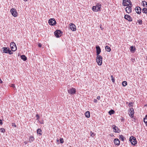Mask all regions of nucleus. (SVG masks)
<instances>
[{"instance_id": "1", "label": "nucleus", "mask_w": 147, "mask_h": 147, "mask_svg": "<svg viewBox=\"0 0 147 147\" xmlns=\"http://www.w3.org/2000/svg\"><path fill=\"white\" fill-rule=\"evenodd\" d=\"M96 60L98 64L101 65L102 64V58L101 55H97Z\"/></svg>"}, {"instance_id": "2", "label": "nucleus", "mask_w": 147, "mask_h": 147, "mask_svg": "<svg viewBox=\"0 0 147 147\" xmlns=\"http://www.w3.org/2000/svg\"><path fill=\"white\" fill-rule=\"evenodd\" d=\"M1 50L3 51V53H9L11 55L13 53L10 50L9 48L6 47H3L1 48Z\"/></svg>"}, {"instance_id": "3", "label": "nucleus", "mask_w": 147, "mask_h": 147, "mask_svg": "<svg viewBox=\"0 0 147 147\" xmlns=\"http://www.w3.org/2000/svg\"><path fill=\"white\" fill-rule=\"evenodd\" d=\"M55 36L57 38H59L62 35V32L59 30H56L54 32Z\"/></svg>"}, {"instance_id": "4", "label": "nucleus", "mask_w": 147, "mask_h": 147, "mask_svg": "<svg viewBox=\"0 0 147 147\" xmlns=\"http://www.w3.org/2000/svg\"><path fill=\"white\" fill-rule=\"evenodd\" d=\"M68 93L71 95H74L76 93V90L73 87L68 89Z\"/></svg>"}, {"instance_id": "5", "label": "nucleus", "mask_w": 147, "mask_h": 147, "mask_svg": "<svg viewBox=\"0 0 147 147\" xmlns=\"http://www.w3.org/2000/svg\"><path fill=\"white\" fill-rule=\"evenodd\" d=\"M129 141L131 142L132 144L134 145H135L137 143L136 139L133 136L130 137Z\"/></svg>"}, {"instance_id": "6", "label": "nucleus", "mask_w": 147, "mask_h": 147, "mask_svg": "<svg viewBox=\"0 0 147 147\" xmlns=\"http://www.w3.org/2000/svg\"><path fill=\"white\" fill-rule=\"evenodd\" d=\"M10 46L11 49L12 51H14L17 49V47L16 44L13 42H12L11 43Z\"/></svg>"}, {"instance_id": "7", "label": "nucleus", "mask_w": 147, "mask_h": 147, "mask_svg": "<svg viewBox=\"0 0 147 147\" xmlns=\"http://www.w3.org/2000/svg\"><path fill=\"white\" fill-rule=\"evenodd\" d=\"M49 24L51 25L54 26L56 24V22L54 18H51L49 20Z\"/></svg>"}, {"instance_id": "8", "label": "nucleus", "mask_w": 147, "mask_h": 147, "mask_svg": "<svg viewBox=\"0 0 147 147\" xmlns=\"http://www.w3.org/2000/svg\"><path fill=\"white\" fill-rule=\"evenodd\" d=\"M12 15L14 17H16L18 15V13L16 9L14 8H12L10 10Z\"/></svg>"}, {"instance_id": "9", "label": "nucleus", "mask_w": 147, "mask_h": 147, "mask_svg": "<svg viewBox=\"0 0 147 147\" xmlns=\"http://www.w3.org/2000/svg\"><path fill=\"white\" fill-rule=\"evenodd\" d=\"M96 53L97 55H98L101 52L100 48L98 45H97L96 46Z\"/></svg>"}, {"instance_id": "10", "label": "nucleus", "mask_w": 147, "mask_h": 147, "mask_svg": "<svg viewBox=\"0 0 147 147\" xmlns=\"http://www.w3.org/2000/svg\"><path fill=\"white\" fill-rule=\"evenodd\" d=\"M113 127L114 129V132L119 133L120 132V130L117 127L115 126V125H113Z\"/></svg>"}, {"instance_id": "11", "label": "nucleus", "mask_w": 147, "mask_h": 147, "mask_svg": "<svg viewBox=\"0 0 147 147\" xmlns=\"http://www.w3.org/2000/svg\"><path fill=\"white\" fill-rule=\"evenodd\" d=\"M70 27L71 29L74 31L76 30V26L73 23H70Z\"/></svg>"}, {"instance_id": "12", "label": "nucleus", "mask_w": 147, "mask_h": 147, "mask_svg": "<svg viewBox=\"0 0 147 147\" xmlns=\"http://www.w3.org/2000/svg\"><path fill=\"white\" fill-rule=\"evenodd\" d=\"M124 18L129 22H131L132 20V18L129 15H128L126 14L125 15Z\"/></svg>"}, {"instance_id": "13", "label": "nucleus", "mask_w": 147, "mask_h": 147, "mask_svg": "<svg viewBox=\"0 0 147 147\" xmlns=\"http://www.w3.org/2000/svg\"><path fill=\"white\" fill-rule=\"evenodd\" d=\"M135 10L136 13L138 14H140L141 13V9L140 7H136L135 8Z\"/></svg>"}, {"instance_id": "14", "label": "nucleus", "mask_w": 147, "mask_h": 147, "mask_svg": "<svg viewBox=\"0 0 147 147\" xmlns=\"http://www.w3.org/2000/svg\"><path fill=\"white\" fill-rule=\"evenodd\" d=\"M130 7V6H129L127 7H126L125 8V10L126 12L129 13H131V7Z\"/></svg>"}, {"instance_id": "15", "label": "nucleus", "mask_w": 147, "mask_h": 147, "mask_svg": "<svg viewBox=\"0 0 147 147\" xmlns=\"http://www.w3.org/2000/svg\"><path fill=\"white\" fill-rule=\"evenodd\" d=\"M130 113L129 114V115L131 117H132L133 116L134 114V109L132 108H131L130 109Z\"/></svg>"}, {"instance_id": "16", "label": "nucleus", "mask_w": 147, "mask_h": 147, "mask_svg": "<svg viewBox=\"0 0 147 147\" xmlns=\"http://www.w3.org/2000/svg\"><path fill=\"white\" fill-rule=\"evenodd\" d=\"M114 142L115 144L117 145V146H119L120 144V142L119 140L118 139L116 138L114 140Z\"/></svg>"}, {"instance_id": "17", "label": "nucleus", "mask_w": 147, "mask_h": 147, "mask_svg": "<svg viewBox=\"0 0 147 147\" xmlns=\"http://www.w3.org/2000/svg\"><path fill=\"white\" fill-rule=\"evenodd\" d=\"M96 8L98 10L100 11V8L101 7V5L100 3H97L96 6Z\"/></svg>"}, {"instance_id": "18", "label": "nucleus", "mask_w": 147, "mask_h": 147, "mask_svg": "<svg viewBox=\"0 0 147 147\" xmlns=\"http://www.w3.org/2000/svg\"><path fill=\"white\" fill-rule=\"evenodd\" d=\"M34 140V137L32 136H30L29 138V142H33Z\"/></svg>"}, {"instance_id": "19", "label": "nucleus", "mask_w": 147, "mask_h": 147, "mask_svg": "<svg viewBox=\"0 0 147 147\" xmlns=\"http://www.w3.org/2000/svg\"><path fill=\"white\" fill-rule=\"evenodd\" d=\"M85 116L87 118H89L90 116V112L89 111H86L85 113Z\"/></svg>"}, {"instance_id": "20", "label": "nucleus", "mask_w": 147, "mask_h": 147, "mask_svg": "<svg viewBox=\"0 0 147 147\" xmlns=\"http://www.w3.org/2000/svg\"><path fill=\"white\" fill-rule=\"evenodd\" d=\"M21 58L24 61H26L27 60L26 57L24 55H22L21 56Z\"/></svg>"}, {"instance_id": "21", "label": "nucleus", "mask_w": 147, "mask_h": 147, "mask_svg": "<svg viewBox=\"0 0 147 147\" xmlns=\"http://www.w3.org/2000/svg\"><path fill=\"white\" fill-rule=\"evenodd\" d=\"M92 10L95 12H97L98 11H99V10H97V9L96 8V7L95 6H93L92 7Z\"/></svg>"}, {"instance_id": "22", "label": "nucleus", "mask_w": 147, "mask_h": 147, "mask_svg": "<svg viewBox=\"0 0 147 147\" xmlns=\"http://www.w3.org/2000/svg\"><path fill=\"white\" fill-rule=\"evenodd\" d=\"M135 50L136 48L135 47H134L133 46H131L130 47V50L131 52H133L134 53L135 51Z\"/></svg>"}, {"instance_id": "23", "label": "nucleus", "mask_w": 147, "mask_h": 147, "mask_svg": "<svg viewBox=\"0 0 147 147\" xmlns=\"http://www.w3.org/2000/svg\"><path fill=\"white\" fill-rule=\"evenodd\" d=\"M142 12L143 13L147 14V9L146 8H144L142 9Z\"/></svg>"}, {"instance_id": "24", "label": "nucleus", "mask_w": 147, "mask_h": 147, "mask_svg": "<svg viewBox=\"0 0 147 147\" xmlns=\"http://www.w3.org/2000/svg\"><path fill=\"white\" fill-rule=\"evenodd\" d=\"M105 49L108 52H110L111 51L110 48L108 46H106Z\"/></svg>"}, {"instance_id": "25", "label": "nucleus", "mask_w": 147, "mask_h": 147, "mask_svg": "<svg viewBox=\"0 0 147 147\" xmlns=\"http://www.w3.org/2000/svg\"><path fill=\"white\" fill-rule=\"evenodd\" d=\"M41 131L42 130L40 129L39 128L37 130V133L40 135H41L42 134V133H41Z\"/></svg>"}, {"instance_id": "26", "label": "nucleus", "mask_w": 147, "mask_h": 147, "mask_svg": "<svg viewBox=\"0 0 147 147\" xmlns=\"http://www.w3.org/2000/svg\"><path fill=\"white\" fill-rule=\"evenodd\" d=\"M125 138L122 135H119V139L123 141L124 140Z\"/></svg>"}, {"instance_id": "27", "label": "nucleus", "mask_w": 147, "mask_h": 147, "mask_svg": "<svg viewBox=\"0 0 147 147\" xmlns=\"http://www.w3.org/2000/svg\"><path fill=\"white\" fill-rule=\"evenodd\" d=\"M114 113H115L114 111L113 110H112V109L110 110L109 112V113L110 115H111L114 114Z\"/></svg>"}, {"instance_id": "28", "label": "nucleus", "mask_w": 147, "mask_h": 147, "mask_svg": "<svg viewBox=\"0 0 147 147\" xmlns=\"http://www.w3.org/2000/svg\"><path fill=\"white\" fill-rule=\"evenodd\" d=\"M144 121L145 123H147V115L144 118Z\"/></svg>"}, {"instance_id": "29", "label": "nucleus", "mask_w": 147, "mask_h": 147, "mask_svg": "<svg viewBox=\"0 0 147 147\" xmlns=\"http://www.w3.org/2000/svg\"><path fill=\"white\" fill-rule=\"evenodd\" d=\"M59 140L61 143H63L64 142L63 139L62 138H60Z\"/></svg>"}, {"instance_id": "30", "label": "nucleus", "mask_w": 147, "mask_h": 147, "mask_svg": "<svg viewBox=\"0 0 147 147\" xmlns=\"http://www.w3.org/2000/svg\"><path fill=\"white\" fill-rule=\"evenodd\" d=\"M123 5L124 6H127V7L129 6V4H128V3H125L124 4V3H123Z\"/></svg>"}, {"instance_id": "31", "label": "nucleus", "mask_w": 147, "mask_h": 147, "mask_svg": "<svg viewBox=\"0 0 147 147\" xmlns=\"http://www.w3.org/2000/svg\"><path fill=\"white\" fill-rule=\"evenodd\" d=\"M128 2L129 3V6H130V7H132V5L131 1L130 0H129Z\"/></svg>"}, {"instance_id": "32", "label": "nucleus", "mask_w": 147, "mask_h": 147, "mask_svg": "<svg viewBox=\"0 0 147 147\" xmlns=\"http://www.w3.org/2000/svg\"><path fill=\"white\" fill-rule=\"evenodd\" d=\"M121 121V122L124 123L125 121V119L123 118V117H121L120 119Z\"/></svg>"}, {"instance_id": "33", "label": "nucleus", "mask_w": 147, "mask_h": 147, "mask_svg": "<svg viewBox=\"0 0 147 147\" xmlns=\"http://www.w3.org/2000/svg\"><path fill=\"white\" fill-rule=\"evenodd\" d=\"M0 131L2 133H4L5 131V129L3 128H1L0 129Z\"/></svg>"}, {"instance_id": "34", "label": "nucleus", "mask_w": 147, "mask_h": 147, "mask_svg": "<svg viewBox=\"0 0 147 147\" xmlns=\"http://www.w3.org/2000/svg\"><path fill=\"white\" fill-rule=\"evenodd\" d=\"M138 23L140 24H141L142 23V20H141L140 19V20H138Z\"/></svg>"}, {"instance_id": "35", "label": "nucleus", "mask_w": 147, "mask_h": 147, "mask_svg": "<svg viewBox=\"0 0 147 147\" xmlns=\"http://www.w3.org/2000/svg\"><path fill=\"white\" fill-rule=\"evenodd\" d=\"M94 135V134L92 132V131H91V136L92 137H93Z\"/></svg>"}, {"instance_id": "36", "label": "nucleus", "mask_w": 147, "mask_h": 147, "mask_svg": "<svg viewBox=\"0 0 147 147\" xmlns=\"http://www.w3.org/2000/svg\"><path fill=\"white\" fill-rule=\"evenodd\" d=\"M111 80L112 81V82H114L115 80L114 79V78L113 77V76H111Z\"/></svg>"}, {"instance_id": "37", "label": "nucleus", "mask_w": 147, "mask_h": 147, "mask_svg": "<svg viewBox=\"0 0 147 147\" xmlns=\"http://www.w3.org/2000/svg\"><path fill=\"white\" fill-rule=\"evenodd\" d=\"M10 86L13 87V88H14L15 87V85L13 84H11V85H10Z\"/></svg>"}, {"instance_id": "38", "label": "nucleus", "mask_w": 147, "mask_h": 147, "mask_svg": "<svg viewBox=\"0 0 147 147\" xmlns=\"http://www.w3.org/2000/svg\"><path fill=\"white\" fill-rule=\"evenodd\" d=\"M127 83H122V85L123 86H125L127 85Z\"/></svg>"}, {"instance_id": "39", "label": "nucleus", "mask_w": 147, "mask_h": 147, "mask_svg": "<svg viewBox=\"0 0 147 147\" xmlns=\"http://www.w3.org/2000/svg\"><path fill=\"white\" fill-rule=\"evenodd\" d=\"M36 116L37 117V120L39 118V116L38 114H37L36 115Z\"/></svg>"}, {"instance_id": "40", "label": "nucleus", "mask_w": 147, "mask_h": 147, "mask_svg": "<svg viewBox=\"0 0 147 147\" xmlns=\"http://www.w3.org/2000/svg\"><path fill=\"white\" fill-rule=\"evenodd\" d=\"M142 2H145L146 5L147 6V2H146L144 1H142Z\"/></svg>"}, {"instance_id": "41", "label": "nucleus", "mask_w": 147, "mask_h": 147, "mask_svg": "<svg viewBox=\"0 0 147 147\" xmlns=\"http://www.w3.org/2000/svg\"><path fill=\"white\" fill-rule=\"evenodd\" d=\"M38 46L39 47H42V45L40 43H39L38 44Z\"/></svg>"}, {"instance_id": "42", "label": "nucleus", "mask_w": 147, "mask_h": 147, "mask_svg": "<svg viewBox=\"0 0 147 147\" xmlns=\"http://www.w3.org/2000/svg\"><path fill=\"white\" fill-rule=\"evenodd\" d=\"M3 124V122L2 120L1 119H0V125H2Z\"/></svg>"}, {"instance_id": "43", "label": "nucleus", "mask_w": 147, "mask_h": 147, "mask_svg": "<svg viewBox=\"0 0 147 147\" xmlns=\"http://www.w3.org/2000/svg\"><path fill=\"white\" fill-rule=\"evenodd\" d=\"M143 3V4H142V5L143 6V7H145V2H142Z\"/></svg>"}, {"instance_id": "44", "label": "nucleus", "mask_w": 147, "mask_h": 147, "mask_svg": "<svg viewBox=\"0 0 147 147\" xmlns=\"http://www.w3.org/2000/svg\"><path fill=\"white\" fill-rule=\"evenodd\" d=\"M94 102L95 103H96L97 102V100L96 99H95L94 100Z\"/></svg>"}, {"instance_id": "45", "label": "nucleus", "mask_w": 147, "mask_h": 147, "mask_svg": "<svg viewBox=\"0 0 147 147\" xmlns=\"http://www.w3.org/2000/svg\"><path fill=\"white\" fill-rule=\"evenodd\" d=\"M100 98V96H98L97 97V99H98V100H99Z\"/></svg>"}, {"instance_id": "46", "label": "nucleus", "mask_w": 147, "mask_h": 147, "mask_svg": "<svg viewBox=\"0 0 147 147\" xmlns=\"http://www.w3.org/2000/svg\"><path fill=\"white\" fill-rule=\"evenodd\" d=\"M129 0H123V1H125V2H128Z\"/></svg>"}, {"instance_id": "47", "label": "nucleus", "mask_w": 147, "mask_h": 147, "mask_svg": "<svg viewBox=\"0 0 147 147\" xmlns=\"http://www.w3.org/2000/svg\"><path fill=\"white\" fill-rule=\"evenodd\" d=\"M3 82L1 80V78H0V83H2Z\"/></svg>"}, {"instance_id": "48", "label": "nucleus", "mask_w": 147, "mask_h": 147, "mask_svg": "<svg viewBox=\"0 0 147 147\" xmlns=\"http://www.w3.org/2000/svg\"><path fill=\"white\" fill-rule=\"evenodd\" d=\"M122 83H127V82L125 81H124L122 82Z\"/></svg>"}, {"instance_id": "49", "label": "nucleus", "mask_w": 147, "mask_h": 147, "mask_svg": "<svg viewBox=\"0 0 147 147\" xmlns=\"http://www.w3.org/2000/svg\"><path fill=\"white\" fill-rule=\"evenodd\" d=\"M123 3H124V4L126 2H125V1H123Z\"/></svg>"}, {"instance_id": "50", "label": "nucleus", "mask_w": 147, "mask_h": 147, "mask_svg": "<svg viewBox=\"0 0 147 147\" xmlns=\"http://www.w3.org/2000/svg\"><path fill=\"white\" fill-rule=\"evenodd\" d=\"M131 103H131H131H129V107L130 106V104H131Z\"/></svg>"}, {"instance_id": "51", "label": "nucleus", "mask_w": 147, "mask_h": 147, "mask_svg": "<svg viewBox=\"0 0 147 147\" xmlns=\"http://www.w3.org/2000/svg\"><path fill=\"white\" fill-rule=\"evenodd\" d=\"M24 143H25V144H27V142H24Z\"/></svg>"}, {"instance_id": "52", "label": "nucleus", "mask_w": 147, "mask_h": 147, "mask_svg": "<svg viewBox=\"0 0 147 147\" xmlns=\"http://www.w3.org/2000/svg\"><path fill=\"white\" fill-rule=\"evenodd\" d=\"M146 124V125L147 126V123H145Z\"/></svg>"}, {"instance_id": "53", "label": "nucleus", "mask_w": 147, "mask_h": 147, "mask_svg": "<svg viewBox=\"0 0 147 147\" xmlns=\"http://www.w3.org/2000/svg\"><path fill=\"white\" fill-rule=\"evenodd\" d=\"M57 142H59V140H58L57 139Z\"/></svg>"}, {"instance_id": "54", "label": "nucleus", "mask_w": 147, "mask_h": 147, "mask_svg": "<svg viewBox=\"0 0 147 147\" xmlns=\"http://www.w3.org/2000/svg\"><path fill=\"white\" fill-rule=\"evenodd\" d=\"M25 1H27V0H24Z\"/></svg>"}, {"instance_id": "55", "label": "nucleus", "mask_w": 147, "mask_h": 147, "mask_svg": "<svg viewBox=\"0 0 147 147\" xmlns=\"http://www.w3.org/2000/svg\"><path fill=\"white\" fill-rule=\"evenodd\" d=\"M14 126L15 127H16V125H14Z\"/></svg>"}, {"instance_id": "56", "label": "nucleus", "mask_w": 147, "mask_h": 147, "mask_svg": "<svg viewBox=\"0 0 147 147\" xmlns=\"http://www.w3.org/2000/svg\"><path fill=\"white\" fill-rule=\"evenodd\" d=\"M100 28L101 29H102V28H101V27H100Z\"/></svg>"}, {"instance_id": "57", "label": "nucleus", "mask_w": 147, "mask_h": 147, "mask_svg": "<svg viewBox=\"0 0 147 147\" xmlns=\"http://www.w3.org/2000/svg\"><path fill=\"white\" fill-rule=\"evenodd\" d=\"M68 88H69V87H68Z\"/></svg>"}, {"instance_id": "58", "label": "nucleus", "mask_w": 147, "mask_h": 147, "mask_svg": "<svg viewBox=\"0 0 147 147\" xmlns=\"http://www.w3.org/2000/svg\"><path fill=\"white\" fill-rule=\"evenodd\" d=\"M69 147H71V146H70Z\"/></svg>"}]
</instances>
